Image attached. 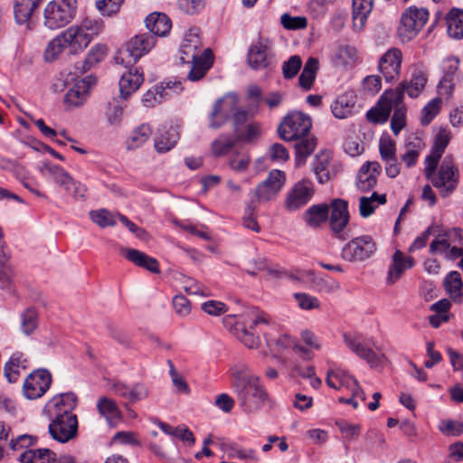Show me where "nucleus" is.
<instances>
[{
  "label": "nucleus",
  "mask_w": 463,
  "mask_h": 463,
  "mask_svg": "<svg viewBox=\"0 0 463 463\" xmlns=\"http://www.w3.org/2000/svg\"><path fill=\"white\" fill-rule=\"evenodd\" d=\"M232 387L239 405L246 412L258 411L268 399L260 379L248 369L235 370L232 373Z\"/></svg>",
  "instance_id": "1"
},
{
  "label": "nucleus",
  "mask_w": 463,
  "mask_h": 463,
  "mask_svg": "<svg viewBox=\"0 0 463 463\" xmlns=\"http://www.w3.org/2000/svg\"><path fill=\"white\" fill-rule=\"evenodd\" d=\"M424 175L438 189L442 198L449 197L459 183V171L451 156H446L439 161H424Z\"/></svg>",
  "instance_id": "2"
},
{
  "label": "nucleus",
  "mask_w": 463,
  "mask_h": 463,
  "mask_svg": "<svg viewBox=\"0 0 463 463\" xmlns=\"http://www.w3.org/2000/svg\"><path fill=\"white\" fill-rule=\"evenodd\" d=\"M392 109L394 112L391 120V128L392 132L398 135L405 126L406 118V108L403 100L401 99L400 92L384 91L377 106L367 112L366 118L373 123H384Z\"/></svg>",
  "instance_id": "3"
},
{
  "label": "nucleus",
  "mask_w": 463,
  "mask_h": 463,
  "mask_svg": "<svg viewBox=\"0 0 463 463\" xmlns=\"http://www.w3.org/2000/svg\"><path fill=\"white\" fill-rule=\"evenodd\" d=\"M76 0H52L44 8V25L56 30L67 25L74 18Z\"/></svg>",
  "instance_id": "4"
},
{
  "label": "nucleus",
  "mask_w": 463,
  "mask_h": 463,
  "mask_svg": "<svg viewBox=\"0 0 463 463\" xmlns=\"http://www.w3.org/2000/svg\"><path fill=\"white\" fill-rule=\"evenodd\" d=\"M156 43V38L149 33L137 34L128 42L126 51L120 52L115 61L125 67L130 66L149 52Z\"/></svg>",
  "instance_id": "5"
},
{
  "label": "nucleus",
  "mask_w": 463,
  "mask_h": 463,
  "mask_svg": "<svg viewBox=\"0 0 463 463\" xmlns=\"http://www.w3.org/2000/svg\"><path fill=\"white\" fill-rule=\"evenodd\" d=\"M311 118L300 111L288 113L279 127V135L285 141H294L310 134Z\"/></svg>",
  "instance_id": "6"
},
{
  "label": "nucleus",
  "mask_w": 463,
  "mask_h": 463,
  "mask_svg": "<svg viewBox=\"0 0 463 463\" xmlns=\"http://www.w3.org/2000/svg\"><path fill=\"white\" fill-rule=\"evenodd\" d=\"M429 19V12L426 8L411 6L407 8L402 17L398 27V35L402 42L412 40L423 28Z\"/></svg>",
  "instance_id": "7"
},
{
  "label": "nucleus",
  "mask_w": 463,
  "mask_h": 463,
  "mask_svg": "<svg viewBox=\"0 0 463 463\" xmlns=\"http://www.w3.org/2000/svg\"><path fill=\"white\" fill-rule=\"evenodd\" d=\"M343 340L346 347L357 357L364 360L371 368H378L383 364L385 361L384 354L369 347L366 340L362 335L345 333Z\"/></svg>",
  "instance_id": "8"
},
{
  "label": "nucleus",
  "mask_w": 463,
  "mask_h": 463,
  "mask_svg": "<svg viewBox=\"0 0 463 463\" xmlns=\"http://www.w3.org/2000/svg\"><path fill=\"white\" fill-rule=\"evenodd\" d=\"M376 251V245L370 236L356 237L348 241L342 249L341 257L349 262L363 261Z\"/></svg>",
  "instance_id": "9"
},
{
  "label": "nucleus",
  "mask_w": 463,
  "mask_h": 463,
  "mask_svg": "<svg viewBox=\"0 0 463 463\" xmlns=\"http://www.w3.org/2000/svg\"><path fill=\"white\" fill-rule=\"evenodd\" d=\"M285 182L286 175L283 171L271 170L267 178L252 192L253 195L259 203L269 202L277 196Z\"/></svg>",
  "instance_id": "10"
},
{
  "label": "nucleus",
  "mask_w": 463,
  "mask_h": 463,
  "mask_svg": "<svg viewBox=\"0 0 463 463\" xmlns=\"http://www.w3.org/2000/svg\"><path fill=\"white\" fill-rule=\"evenodd\" d=\"M52 374L46 369H37L24 380L23 391L29 400L42 397L51 387Z\"/></svg>",
  "instance_id": "11"
},
{
  "label": "nucleus",
  "mask_w": 463,
  "mask_h": 463,
  "mask_svg": "<svg viewBox=\"0 0 463 463\" xmlns=\"http://www.w3.org/2000/svg\"><path fill=\"white\" fill-rule=\"evenodd\" d=\"M314 194L315 189L312 181L304 178L297 182L287 194L286 209L290 212L298 211L312 199Z\"/></svg>",
  "instance_id": "12"
},
{
  "label": "nucleus",
  "mask_w": 463,
  "mask_h": 463,
  "mask_svg": "<svg viewBox=\"0 0 463 463\" xmlns=\"http://www.w3.org/2000/svg\"><path fill=\"white\" fill-rule=\"evenodd\" d=\"M77 397L72 392L61 393L53 396L45 405L43 411L49 419L69 418L76 416L73 410L76 408Z\"/></svg>",
  "instance_id": "13"
},
{
  "label": "nucleus",
  "mask_w": 463,
  "mask_h": 463,
  "mask_svg": "<svg viewBox=\"0 0 463 463\" xmlns=\"http://www.w3.org/2000/svg\"><path fill=\"white\" fill-rule=\"evenodd\" d=\"M183 90L180 81L168 80L155 85L143 95L142 103L146 108L155 106L167 100L173 94H179Z\"/></svg>",
  "instance_id": "14"
},
{
  "label": "nucleus",
  "mask_w": 463,
  "mask_h": 463,
  "mask_svg": "<svg viewBox=\"0 0 463 463\" xmlns=\"http://www.w3.org/2000/svg\"><path fill=\"white\" fill-rule=\"evenodd\" d=\"M239 98L234 93H228L218 99L210 116V128L217 129L223 126L232 116V112L236 110Z\"/></svg>",
  "instance_id": "15"
},
{
  "label": "nucleus",
  "mask_w": 463,
  "mask_h": 463,
  "mask_svg": "<svg viewBox=\"0 0 463 463\" xmlns=\"http://www.w3.org/2000/svg\"><path fill=\"white\" fill-rule=\"evenodd\" d=\"M328 206L330 228L339 239L345 240L344 230L349 222L348 203L344 199H334Z\"/></svg>",
  "instance_id": "16"
},
{
  "label": "nucleus",
  "mask_w": 463,
  "mask_h": 463,
  "mask_svg": "<svg viewBox=\"0 0 463 463\" xmlns=\"http://www.w3.org/2000/svg\"><path fill=\"white\" fill-rule=\"evenodd\" d=\"M402 52L398 48H390L378 61L379 71L387 82L397 80L401 74Z\"/></svg>",
  "instance_id": "17"
},
{
  "label": "nucleus",
  "mask_w": 463,
  "mask_h": 463,
  "mask_svg": "<svg viewBox=\"0 0 463 463\" xmlns=\"http://www.w3.org/2000/svg\"><path fill=\"white\" fill-rule=\"evenodd\" d=\"M49 433L55 440L65 443L73 439L78 431L77 416H70L69 418L49 419Z\"/></svg>",
  "instance_id": "18"
},
{
  "label": "nucleus",
  "mask_w": 463,
  "mask_h": 463,
  "mask_svg": "<svg viewBox=\"0 0 463 463\" xmlns=\"http://www.w3.org/2000/svg\"><path fill=\"white\" fill-rule=\"evenodd\" d=\"M109 389L114 394L128 400L130 403L143 401L149 395V390L143 383H137L129 386L122 382L113 381L109 383Z\"/></svg>",
  "instance_id": "19"
},
{
  "label": "nucleus",
  "mask_w": 463,
  "mask_h": 463,
  "mask_svg": "<svg viewBox=\"0 0 463 463\" xmlns=\"http://www.w3.org/2000/svg\"><path fill=\"white\" fill-rule=\"evenodd\" d=\"M271 59L269 43L267 39L259 38L250 45L248 52V63L251 69H267L270 64Z\"/></svg>",
  "instance_id": "20"
},
{
  "label": "nucleus",
  "mask_w": 463,
  "mask_h": 463,
  "mask_svg": "<svg viewBox=\"0 0 463 463\" xmlns=\"http://www.w3.org/2000/svg\"><path fill=\"white\" fill-rule=\"evenodd\" d=\"M95 77L89 75L77 82L68 90L64 97V102L70 108L82 106L90 96L91 86L95 85Z\"/></svg>",
  "instance_id": "21"
},
{
  "label": "nucleus",
  "mask_w": 463,
  "mask_h": 463,
  "mask_svg": "<svg viewBox=\"0 0 463 463\" xmlns=\"http://www.w3.org/2000/svg\"><path fill=\"white\" fill-rule=\"evenodd\" d=\"M379 152L382 160L385 164V173L390 178L399 175L401 167L396 156V145L389 137H381Z\"/></svg>",
  "instance_id": "22"
},
{
  "label": "nucleus",
  "mask_w": 463,
  "mask_h": 463,
  "mask_svg": "<svg viewBox=\"0 0 463 463\" xmlns=\"http://www.w3.org/2000/svg\"><path fill=\"white\" fill-rule=\"evenodd\" d=\"M427 80V75L425 72L420 70H414L409 81L404 80L394 90H388L387 91L400 92L401 99L402 100L404 93H407L410 98H417L425 88Z\"/></svg>",
  "instance_id": "23"
},
{
  "label": "nucleus",
  "mask_w": 463,
  "mask_h": 463,
  "mask_svg": "<svg viewBox=\"0 0 463 463\" xmlns=\"http://www.w3.org/2000/svg\"><path fill=\"white\" fill-rule=\"evenodd\" d=\"M382 171L381 165L376 162H366L358 171L356 186L361 192H367L377 183V178Z\"/></svg>",
  "instance_id": "24"
},
{
  "label": "nucleus",
  "mask_w": 463,
  "mask_h": 463,
  "mask_svg": "<svg viewBox=\"0 0 463 463\" xmlns=\"http://www.w3.org/2000/svg\"><path fill=\"white\" fill-rule=\"evenodd\" d=\"M37 169L43 176L52 177L66 192H71L74 179L61 166L44 161L37 165Z\"/></svg>",
  "instance_id": "25"
},
{
  "label": "nucleus",
  "mask_w": 463,
  "mask_h": 463,
  "mask_svg": "<svg viewBox=\"0 0 463 463\" xmlns=\"http://www.w3.org/2000/svg\"><path fill=\"white\" fill-rule=\"evenodd\" d=\"M97 410L99 415L105 419L109 427H116L122 420V412L117 402L107 396H101L97 400Z\"/></svg>",
  "instance_id": "26"
},
{
  "label": "nucleus",
  "mask_w": 463,
  "mask_h": 463,
  "mask_svg": "<svg viewBox=\"0 0 463 463\" xmlns=\"http://www.w3.org/2000/svg\"><path fill=\"white\" fill-rule=\"evenodd\" d=\"M144 81V74L138 68H130L122 74L118 85L120 96L127 99L137 91Z\"/></svg>",
  "instance_id": "27"
},
{
  "label": "nucleus",
  "mask_w": 463,
  "mask_h": 463,
  "mask_svg": "<svg viewBox=\"0 0 463 463\" xmlns=\"http://www.w3.org/2000/svg\"><path fill=\"white\" fill-rule=\"evenodd\" d=\"M355 104L356 95L354 92L352 90L345 91L331 104V111L336 118H347L354 115Z\"/></svg>",
  "instance_id": "28"
},
{
  "label": "nucleus",
  "mask_w": 463,
  "mask_h": 463,
  "mask_svg": "<svg viewBox=\"0 0 463 463\" xmlns=\"http://www.w3.org/2000/svg\"><path fill=\"white\" fill-rule=\"evenodd\" d=\"M62 37L67 41V45L71 53L82 52L90 43V38L78 24L71 25L62 32Z\"/></svg>",
  "instance_id": "29"
},
{
  "label": "nucleus",
  "mask_w": 463,
  "mask_h": 463,
  "mask_svg": "<svg viewBox=\"0 0 463 463\" xmlns=\"http://www.w3.org/2000/svg\"><path fill=\"white\" fill-rule=\"evenodd\" d=\"M122 255L137 267L143 268L152 273H159V263L156 259L136 249L122 248Z\"/></svg>",
  "instance_id": "30"
},
{
  "label": "nucleus",
  "mask_w": 463,
  "mask_h": 463,
  "mask_svg": "<svg viewBox=\"0 0 463 463\" xmlns=\"http://www.w3.org/2000/svg\"><path fill=\"white\" fill-rule=\"evenodd\" d=\"M145 23L149 33L155 37L167 35L172 28L170 18L164 13L150 14L146 16Z\"/></svg>",
  "instance_id": "31"
},
{
  "label": "nucleus",
  "mask_w": 463,
  "mask_h": 463,
  "mask_svg": "<svg viewBox=\"0 0 463 463\" xmlns=\"http://www.w3.org/2000/svg\"><path fill=\"white\" fill-rule=\"evenodd\" d=\"M201 41L196 32L190 30L184 37L180 46V60L183 62L190 63L191 59L199 58L198 50Z\"/></svg>",
  "instance_id": "32"
},
{
  "label": "nucleus",
  "mask_w": 463,
  "mask_h": 463,
  "mask_svg": "<svg viewBox=\"0 0 463 463\" xmlns=\"http://www.w3.org/2000/svg\"><path fill=\"white\" fill-rule=\"evenodd\" d=\"M414 265V260L410 256H405L401 250H396L392 256V264L388 271V283H395L404 272Z\"/></svg>",
  "instance_id": "33"
},
{
  "label": "nucleus",
  "mask_w": 463,
  "mask_h": 463,
  "mask_svg": "<svg viewBox=\"0 0 463 463\" xmlns=\"http://www.w3.org/2000/svg\"><path fill=\"white\" fill-rule=\"evenodd\" d=\"M190 62H192L193 65L187 74V79L191 81H197L201 80L212 67L213 53L209 49H206L199 58L191 59Z\"/></svg>",
  "instance_id": "34"
},
{
  "label": "nucleus",
  "mask_w": 463,
  "mask_h": 463,
  "mask_svg": "<svg viewBox=\"0 0 463 463\" xmlns=\"http://www.w3.org/2000/svg\"><path fill=\"white\" fill-rule=\"evenodd\" d=\"M373 2L374 0H353V25L356 31H361L365 26L373 10Z\"/></svg>",
  "instance_id": "35"
},
{
  "label": "nucleus",
  "mask_w": 463,
  "mask_h": 463,
  "mask_svg": "<svg viewBox=\"0 0 463 463\" xmlns=\"http://www.w3.org/2000/svg\"><path fill=\"white\" fill-rule=\"evenodd\" d=\"M179 134L174 128H160L154 137V146L156 152L163 154L170 151L176 145Z\"/></svg>",
  "instance_id": "36"
},
{
  "label": "nucleus",
  "mask_w": 463,
  "mask_h": 463,
  "mask_svg": "<svg viewBox=\"0 0 463 463\" xmlns=\"http://www.w3.org/2000/svg\"><path fill=\"white\" fill-rule=\"evenodd\" d=\"M296 141L295 165L297 167H300L306 164L307 158L314 152L317 146V138L308 134Z\"/></svg>",
  "instance_id": "37"
},
{
  "label": "nucleus",
  "mask_w": 463,
  "mask_h": 463,
  "mask_svg": "<svg viewBox=\"0 0 463 463\" xmlns=\"http://www.w3.org/2000/svg\"><path fill=\"white\" fill-rule=\"evenodd\" d=\"M29 367V361L22 353H14L9 361L5 363L4 372L9 383H15L23 370Z\"/></svg>",
  "instance_id": "38"
},
{
  "label": "nucleus",
  "mask_w": 463,
  "mask_h": 463,
  "mask_svg": "<svg viewBox=\"0 0 463 463\" xmlns=\"http://www.w3.org/2000/svg\"><path fill=\"white\" fill-rule=\"evenodd\" d=\"M424 144L421 139L415 136H410L404 144V153L401 156L402 161L410 168L414 166L420 156V152L423 149Z\"/></svg>",
  "instance_id": "39"
},
{
  "label": "nucleus",
  "mask_w": 463,
  "mask_h": 463,
  "mask_svg": "<svg viewBox=\"0 0 463 463\" xmlns=\"http://www.w3.org/2000/svg\"><path fill=\"white\" fill-rule=\"evenodd\" d=\"M152 128L147 123H143L136 127L129 134L126 147L128 150H136L142 147L150 138Z\"/></svg>",
  "instance_id": "40"
},
{
  "label": "nucleus",
  "mask_w": 463,
  "mask_h": 463,
  "mask_svg": "<svg viewBox=\"0 0 463 463\" xmlns=\"http://www.w3.org/2000/svg\"><path fill=\"white\" fill-rule=\"evenodd\" d=\"M331 158V153L326 150L319 152L315 157L313 162V172L319 184H323L330 180L329 166Z\"/></svg>",
  "instance_id": "41"
},
{
  "label": "nucleus",
  "mask_w": 463,
  "mask_h": 463,
  "mask_svg": "<svg viewBox=\"0 0 463 463\" xmlns=\"http://www.w3.org/2000/svg\"><path fill=\"white\" fill-rule=\"evenodd\" d=\"M328 213L329 206L327 204H314L305 212L303 219L309 227L317 228L327 221Z\"/></svg>",
  "instance_id": "42"
},
{
  "label": "nucleus",
  "mask_w": 463,
  "mask_h": 463,
  "mask_svg": "<svg viewBox=\"0 0 463 463\" xmlns=\"http://www.w3.org/2000/svg\"><path fill=\"white\" fill-rule=\"evenodd\" d=\"M40 0H14V14L17 24H27Z\"/></svg>",
  "instance_id": "43"
},
{
  "label": "nucleus",
  "mask_w": 463,
  "mask_h": 463,
  "mask_svg": "<svg viewBox=\"0 0 463 463\" xmlns=\"http://www.w3.org/2000/svg\"><path fill=\"white\" fill-rule=\"evenodd\" d=\"M449 140L450 132L446 128H440L435 136L430 154L426 156L425 161H439Z\"/></svg>",
  "instance_id": "44"
},
{
  "label": "nucleus",
  "mask_w": 463,
  "mask_h": 463,
  "mask_svg": "<svg viewBox=\"0 0 463 463\" xmlns=\"http://www.w3.org/2000/svg\"><path fill=\"white\" fill-rule=\"evenodd\" d=\"M386 203V195L385 194H378L377 193H373L371 196H362L359 199V213L360 215L364 218L369 217L374 210L382 204Z\"/></svg>",
  "instance_id": "45"
},
{
  "label": "nucleus",
  "mask_w": 463,
  "mask_h": 463,
  "mask_svg": "<svg viewBox=\"0 0 463 463\" xmlns=\"http://www.w3.org/2000/svg\"><path fill=\"white\" fill-rule=\"evenodd\" d=\"M448 33L456 39L463 37V10L453 8L446 16Z\"/></svg>",
  "instance_id": "46"
},
{
  "label": "nucleus",
  "mask_w": 463,
  "mask_h": 463,
  "mask_svg": "<svg viewBox=\"0 0 463 463\" xmlns=\"http://www.w3.org/2000/svg\"><path fill=\"white\" fill-rule=\"evenodd\" d=\"M444 285L454 300L458 302L463 300V281L458 271H450L445 279Z\"/></svg>",
  "instance_id": "47"
},
{
  "label": "nucleus",
  "mask_w": 463,
  "mask_h": 463,
  "mask_svg": "<svg viewBox=\"0 0 463 463\" xmlns=\"http://www.w3.org/2000/svg\"><path fill=\"white\" fill-rule=\"evenodd\" d=\"M319 62L317 58L310 57L305 66L303 71L298 78L299 85L308 90L311 89L314 80L316 79V74L318 70Z\"/></svg>",
  "instance_id": "48"
},
{
  "label": "nucleus",
  "mask_w": 463,
  "mask_h": 463,
  "mask_svg": "<svg viewBox=\"0 0 463 463\" xmlns=\"http://www.w3.org/2000/svg\"><path fill=\"white\" fill-rule=\"evenodd\" d=\"M326 384L333 389H340L348 386L349 383H355V378L342 370H330L326 378Z\"/></svg>",
  "instance_id": "49"
},
{
  "label": "nucleus",
  "mask_w": 463,
  "mask_h": 463,
  "mask_svg": "<svg viewBox=\"0 0 463 463\" xmlns=\"http://www.w3.org/2000/svg\"><path fill=\"white\" fill-rule=\"evenodd\" d=\"M107 54V47L104 44L97 43L90 48L89 51L84 62L82 64V68L80 69L81 72H84L90 70L95 64L103 61Z\"/></svg>",
  "instance_id": "50"
},
{
  "label": "nucleus",
  "mask_w": 463,
  "mask_h": 463,
  "mask_svg": "<svg viewBox=\"0 0 463 463\" xmlns=\"http://www.w3.org/2000/svg\"><path fill=\"white\" fill-rule=\"evenodd\" d=\"M84 33L92 41L98 37L104 30V22L100 18L86 17L78 24Z\"/></svg>",
  "instance_id": "51"
},
{
  "label": "nucleus",
  "mask_w": 463,
  "mask_h": 463,
  "mask_svg": "<svg viewBox=\"0 0 463 463\" xmlns=\"http://www.w3.org/2000/svg\"><path fill=\"white\" fill-rule=\"evenodd\" d=\"M38 326V314L33 307L24 310L21 315V331L26 335H31Z\"/></svg>",
  "instance_id": "52"
},
{
  "label": "nucleus",
  "mask_w": 463,
  "mask_h": 463,
  "mask_svg": "<svg viewBox=\"0 0 463 463\" xmlns=\"http://www.w3.org/2000/svg\"><path fill=\"white\" fill-rule=\"evenodd\" d=\"M90 220L100 228L114 226L117 222L114 214L106 209L93 210L90 212Z\"/></svg>",
  "instance_id": "53"
},
{
  "label": "nucleus",
  "mask_w": 463,
  "mask_h": 463,
  "mask_svg": "<svg viewBox=\"0 0 463 463\" xmlns=\"http://www.w3.org/2000/svg\"><path fill=\"white\" fill-rule=\"evenodd\" d=\"M68 47L67 41L62 37V33L52 39L47 45L44 52V59L47 61H54L61 53L65 47Z\"/></svg>",
  "instance_id": "54"
},
{
  "label": "nucleus",
  "mask_w": 463,
  "mask_h": 463,
  "mask_svg": "<svg viewBox=\"0 0 463 463\" xmlns=\"http://www.w3.org/2000/svg\"><path fill=\"white\" fill-rule=\"evenodd\" d=\"M442 105L440 98H435L431 99L427 105L421 109L420 122L422 125H429L433 118L439 113Z\"/></svg>",
  "instance_id": "55"
},
{
  "label": "nucleus",
  "mask_w": 463,
  "mask_h": 463,
  "mask_svg": "<svg viewBox=\"0 0 463 463\" xmlns=\"http://www.w3.org/2000/svg\"><path fill=\"white\" fill-rule=\"evenodd\" d=\"M183 287L184 290L189 295H198L202 297H208L211 295V290L208 287L193 278H184Z\"/></svg>",
  "instance_id": "56"
},
{
  "label": "nucleus",
  "mask_w": 463,
  "mask_h": 463,
  "mask_svg": "<svg viewBox=\"0 0 463 463\" xmlns=\"http://www.w3.org/2000/svg\"><path fill=\"white\" fill-rule=\"evenodd\" d=\"M234 139L229 135H221L218 138L213 141L212 150L217 156L227 154L234 146Z\"/></svg>",
  "instance_id": "57"
},
{
  "label": "nucleus",
  "mask_w": 463,
  "mask_h": 463,
  "mask_svg": "<svg viewBox=\"0 0 463 463\" xmlns=\"http://www.w3.org/2000/svg\"><path fill=\"white\" fill-rule=\"evenodd\" d=\"M280 23L287 30H301L307 26V20L305 16H291L288 14L281 15Z\"/></svg>",
  "instance_id": "58"
},
{
  "label": "nucleus",
  "mask_w": 463,
  "mask_h": 463,
  "mask_svg": "<svg viewBox=\"0 0 463 463\" xmlns=\"http://www.w3.org/2000/svg\"><path fill=\"white\" fill-rule=\"evenodd\" d=\"M48 449H36L24 451L20 456L22 463H43L48 459Z\"/></svg>",
  "instance_id": "59"
},
{
  "label": "nucleus",
  "mask_w": 463,
  "mask_h": 463,
  "mask_svg": "<svg viewBox=\"0 0 463 463\" xmlns=\"http://www.w3.org/2000/svg\"><path fill=\"white\" fill-rule=\"evenodd\" d=\"M122 0H99L96 7L102 15L112 16L118 12Z\"/></svg>",
  "instance_id": "60"
},
{
  "label": "nucleus",
  "mask_w": 463,
  "mask_h": 463,
  "mask_svg": "<svg viewBox=\"0 0 463 463\" xmlns=\"http://www.w3.org/2000/svg\"><path fill=\"white\" fill-rule=\"evenodd\" d=\"M295 298L300 308L305 310H312L319 307V300L317 298L308 295L307 293H296Z\"/></svg>",
  "instance_id": "61"
},
{
  "label": "nucleus",
  "mask_w": 463,
  "mask_h": 463,
  "mask_svg": "<svg viewBox=\"0 0 463 463\" xmlns=\"http://www.w3.org/2000/svg\"><path fill=\"white\" fill-rule=\"evenodd\" d=\"M301 59L299 56H291L288 61H285L282 67L283 75L287 79H291L297 75L301 68Z\"/></svg>",
  "instance_id": "62"
},
{
  "label": "nucleus",
  "mask_w": 463,
  "mask_h": 463,
  "mask_svg": "<svg viewBox=\"0 0 463 463\" xmlns=\"http://www.w3.org/2000/svg\"><path fill=\"white\" fill-rule=\"evenodd\" d=\"M12 267H0V288L10 295L14 294V288L12 283Z\"/></svg>",
  "instance_id": "63"
},
{
  "label": "nucleus",
  "mask_w": 463,
  "mask_h": 463,
  "mask_svg": "<svg viewBox=\"0 0 463 463\" xmlns=\"http://www.w3.org/2000/svg\"><path fill=\"white\" fill-rule=\"evenodd\" d=\"M439 430L446 435L459 436L463 432V424L459 421L444 420L440 421Z\"/></svg>",
  "instance_id": "64"
}]
</instances>
